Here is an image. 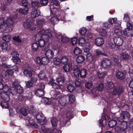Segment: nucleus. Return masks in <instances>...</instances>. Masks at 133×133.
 <instances>
[{
  "label": "nucleus",
  "instance_id": "1",
  "mask_svg": "<svg viewBox=\"0 0 133 133\" xmlns=\"http://www.w3.org/2000/svg\"><path fill=\"white\" fill-rule=\"evenodd\" d=\"M34 37L35 39L38 40L39 46L42 47L44 46L45 42H47L49 38L52 37V35L49 31L45 32L44 30H41Z\"/></svg>",
  "mask_w": 133,
  "mask_h": 133
},
{
  "label": "nucleus",
  "instance_id": "2",
  "mask_svg": "<svg viewBox=\"0 0 133 133\" xmlns=\"http://www.w3.org/2000/svg\"><path fill=\"white\" fill-rule=\"evenodd\" d=\"M17 18V15L13 13L7 19L6 24V30L10 32L12 31L15 23V20Z\"/></svg>",
  "mask_w": 133,
  "mask_h": 133
},
{
  "label": "nucleus",
  "instance_id": "3",
  "mask_svg": "<svg viewBox=\"0 0 133 133\" xmlns=\"http://www.w3.org/2000/svg\"><path fill=\"white\" fill-rule=\"evenodd\" d=\"M5 75V71H2L0 73V90H3V91H7L9 90V87L6 84L4 85L3 82V78Z\"/></svg>",
  "mask_w": 133,
  "mask_h": 133
},
{
  "label": "nucleus",
  "instance_id": "4",
  "mask_svg": "<svg viewBox=\"0 0 133 133\" xmlns=\"http://www.w3.org/2000/svg\"><path fill=\"white\" fill-rule=\"evenodd\" d=\"M130 117V113L128 111L122 112L120 113L119 116L117 117L118 121L123 122L125 119H128Z\"/></svg>",
  "mask_w": 133,
  "mask_h": 133
},
{
  "label": "nucleus",
  "instance_id": "5",
  "mask_svg": "<svg viewBox=\"0 0 133 133\" xmlns=\"http://www.w3.org/2000/svg\"><path fill=\"white\" fill-rule=\"evenodd\" d=\"M120 122L119 125L115 128V130L117 132H121L125 131L127 128L128 126L126 122L124 121Z\"/></svg>",
  "mask_w": 133,
  "mask_h": 133
},
{
  "label": "nucleus",
  "instance_id": "6",
  "mask_svg": "<svg viewBox=\"0 0 133 133\" xmlns=\"http://www.w3.org/2000/svg\"><path fill=\"white\" fill-rule=\"evenodd\" d=\"M101 65L103 68L107 69L109 68L111 65V61L108 59L102 60L101 61Z\"/></svg>",
  "mask_w": 133,
  "mask_h": 133
},
{
  "label": "nucleus",
  "instance_id": "7",
  "mask_svg": "<svg viewBox=\"0 0 133 133\" xmlns=\"http://www.w3.org/2000/svg\"><path fill=\"white\" fill-rule=\"evenodd\" d=\"M124 91L123 88L122 86H119L114 87L112 92L113 95L119 96L122 94Z\"/></svg>",
  "mask_w": 133,
  "mask_h": 133
},
{
  "label": "nucleus",
  "instance_id": "8",
  "mask_svg": "<svg viewBox=\"0 0 133 133\" xmlns=\"http://www.w3.org/2000/svg\"><path fill=\"white\" fill-rule=\"evenodd\" d=\"M23 25L25 29H28L29 30H33L35 29L33 19L29 22H27L24 23Z\"/></svg>",
  "mask_w": 133,
  "mask_h": 133
},
{
  "label": "nucleus",
  "instance_id": "9",
  "mask_svg": "<svg viewBox=\"0 0 133 133\" xmlns=\"http://www.w3.org/2000/svg\"><path fill=\"white\" fill-rule=\"evenodd\" d=\"M36 117L37 119L39 121V123L41 125H43L44 124L45 117L42 113H38L36 115Z\"/></svg>",
  "mask_w": 133,
  "mask_h": 133
},
{
  "label": "nucleus",
  "instance_id": "10",
  "mask_svg": "<svg viewBox=\"0 0 133 133\" xmlns=\"http://www.w3.org/2000/svg\"><path fill=\"white\" fill-rule=\"evenodd\" d=\"M26 125L27 126H32L33 127L37 128L38 127L37 124L34 122L33 119L31 118L27 117L26 120Z\"/></svg>",
  "mask_w": 133,
  "mask_h": 133
},
{
  "label": "nucleus",
  "instance_id": "11",
  "mask_svg": "<svg viewBox=\"0 0 133 133\" xmlns=\"http://www.w3.org/2000/svg\"><path fill=\"white\" fill-rule=\"evenodd\" d=\"M113 40L115 45L117 46L122 45L123 42V39L121 37H115Z\"/></svg>",
  "mask_w": 133,
  "mask_h": 133
},
{
  "label": "nucleus",
  "instance_id": "12",
  "mask_svg": "<svg viewBox=\"0 0 133 133\" xmlns=\"http://www.w3.org/2000/svg\"><path fill=\"white\" fill-rule=\"evenodd\" d=\"M5 20L4 17L0 18V30L3 31L6 30Z\"/></svg>",
  "mask_w": 133,
  "mask_h": 133
},
{
  "label": "nucleus",
  "instance_id": "13",
  "mask_svg": "<svg viewBox=\"0 0 133 133\" xmlns=\"http://www.w3.org/2000/svg\"><path fill=\"white\" fill-rule=\"evenodd\" d=\"M37 76L38 78L40 79H43L46 81L50 80V78L47 76L45 72L43 71H41L38 74Z\"/></svg>",
  "mask_w": 133,
  "mask_h": 133
},
{
  "label": "nucleus",
  "instance_id": "14",
  "mask_svg": "<svg viewBox=\"0 0 133 133\" xmlns=\"http://www.w3.org/2000/svg\"><path fill=\"white\" fill-rule=\"evenodd\" d=\"M73 63V61H70L68 63L64 64L63 66V70L66 72H69L70 70L71 67L72 66Z\"/></svg>",
  "mask_w": 133,
  "mask_h": 133
},
{
  "label": "nucleus",
  "instance_id": "15",
  "mask_svg": "<svg viewBox=\"0 0 133 133\" xmlns=\"http://www.w3.org/2000/svg\"><path fill=\"white\" fill-rule=\"evenodd\" d=\"M10 92L9 89L7 91H4L1 94L0 93V96L5 101H8L10 100V98L8 93H9Z\"/></svg>",
  "mask_w": 133,
  "mask_h": 133
},
{
  "label": "nucleus",
  "instance_id": "16",
  "mask_svg": "<svg viewBox=\"0 0 133 133\" xmlns=\"http://www.w3.org/2000/svg\"><path fill=\"white\" fill-rule=\"evenodd\" d=\"M127 28L125 30V31L124 32V33L126 34L127 35H131L133 36V30L132 29V27L130 25V24H129V25H127Z\"/></svg>",
  "mask_w": 133,
  "mask_h": 133
},
{
  "label": "nucleus",
  "instance_id": "17",
  "mask_svg": "<svg viewBox=\"0 0 133 133\" xmlns=\"http://www.w3.org/2000/svg\"><path fill=\"white\" fill-rule=\"evenodd\" d=\"M28 7H25L23 9H20L19 10H17L14 13L15 14H16L17 15L19 12L20 14H26L28 13Z\"/></svg>",
  "mask_w": 133,
  "mask_h": 133
},
{
  "label": "nucleus",
  "instance_id": "18",
  "mask_svg": "<svg viewBox=\"0 0 133 133\" xmlns=\"http://www.w3.org/2000/svg\"><path fill=\"white\" fill-rule=\"evenodd\" d=\"M35 94L37 96L39 97H41L44 95V90L41 89H37L34 92Z\"/></svg>",
  "mask_w": 133,
  "mask_h": 133
},
{
  "label": "nucleus",
  "instance_id": "19",
  "mask_svg": "<svg viewBox=\"0 0 133 133\" xmlns=\"http://www.w3.org/2000/svg\"><path fill=\"white\" fill-rule=\"evenodd\" d=\"M55 38L58 39L59 41H61L62 42H66L68 40V39L64 36H63L60 34H57L55 36Z\"/></svg>",
  "mask_w": 133,
  "mask_h": 133
},
{
  "label": "nucleus",
  "instance_id": "20",
  "mask_svg": "<svg viewBox=\"0 0 133 133\" xmlns=\"http://www.w3.org/2000/svg\"><path fill=\"white\" fill-rule=\"evenodd\" d=\"M104 40L101 37L96 38L95 41V43L96 45L100 46L102 45L104 43Z\"/></svg>",
  "mask_w": 133,
  "mask_h": 133
},
{
  "label": "nucleus",
  "instance_id": "21",
  "mask_svg": "<svg viewBox=\"0 0 133 133\" xmlns=\"http://www.w3.org/2000/svg\"><path fill=\"white\" fill-rule=\"evenodd\" d=\"M50 80L49 81V84L50 85L52 86L53 88L55 89H59L60 88L61 85L56 84L55 82H54V79H50Z\"/></svg>",
  "mask_w": 133,
  "mask_h": 133
},
{
  "label": "nucleus",
  "instance_id": "22",
  "mask_svg": "<svg viewBox=\"0 0 133 133\" xmlns=\"http://www.w3.org/2000/svg\"><path fill=\"white\" fill-rule=\"evenodd\" d=\"M40 15V12L38 10L36 9L33 10L31 13V16L32 18H36Z\"/></svg>",
  "mask_w": 133,
  "mask_h": 133
},
{
  "label": "nucleus",
  "instance_id": "23",
  "mask_svg": "<svg viewBox=\"0 0 133 133\" xmlns=\"http://www.w3.org/2000/svg\"><path fill=\"white\" fill-rule=\"evenodd\" d=\"M65 78L63 76H60L57 78L58 83L61 86L62 85L65 83Z\"/></svg>",
  "mask_w": 133,
  "mask_h": 133
},
{
  "label": "nucleus",
  "instance_id": "24",
  "mask_svg": "<svg viewBox=\"0 0 133 133\" xmlns=\"http://www.w3.org/2000/svg\"><path fill=\"white\" fill-rule=\"evenodd\" d=\"M45 54L46 56L49 58H52L54 56L53 52L50 49L47 50L45 52Z\"/></svg>",
  "mask_w": 133,
  "mask_h": 133
},
{
  "label": "nucleus",
  "instance_id": "25",
  "mask_svg": "<svg viewBox=\"0 0 133 133\" xmlns=\"http://www.w3.org/2000/svg\"><path fill=\"white\" fill-rule=\"evenodd\" d=\"M60 3L58 0H52L51 1L50 4V9L52 8L53 9L54 6H57L59 5Z\"/></svg>",
  "mask_w": 133,
  "mask_h": 133
},
{
  "label": "nucleus",
  "instance_id": "26",
  "mask_svg": "<svg viewBox=\"0 0 133 133\" xmlns=\"http://www.w3.org/2000/svg\"><path fill=\"white\" fill-rule=\"evenodd\" d=\"M117 78L120 80H123L125 77V74L122 71H118L116 74Z\"/></svg>",
  "mask_w": 133,
  "mask_h": 133
},
{
  "label": "nucleus",
  "instance_id": "27",
  "mask_svg": "<svg viewBox=\"0 0 133 133\" xmlns=\"http://www.w3.org/2000/svg\"><path fill=\"white\" fill-rule=\"evenodd\" d=\"M28 108L27 107H24L21 108L19 110L20 113L22 114L24 116H26L27 115V110Z\"/></svg>",
  "mask_w": 133,
  "mask_h": 133
},
{
  "label": "nucleus",
  "instance_id": "28",
  "mask_svg": "<svg viewBox=\"0 0 133 133\" xmlns=\"http://www.w3.org/2000/svg\"><path fill=\"white\" fill-rule=\"evenodd\" d=\"M43 103L46 105H50L51 103V99L46 97H44L42 98Z\"/></svg>",
  "mask_w": 133,
  "mask_h": 133
},
{
  "label": "nucleus",
  "instance_id": "29",
  "mask_svg": "<svg viewBox=\"0 0 133 133\" xmlns=\"http://www.w3.org/2000/svg\"><path fill=\"white\" fill-rule=\"evenodd\" d=\"M37 25L39 26H42L45 24V20L44 19L38 18L36 20Z\"/></svg>",
  "mask_w": 133,
  "mask_h": 133
},
{
  "label": "nucleus",
  "instance_id": "30",
  "mask_svg": "<svg viewBox=\"0 0 133 133\" xmlns=\"http://www.w3.org/2000/svg\"><path fill=\"white\" fill-rule=\"evenodd\" d=\"M61 63L64 64L68 63L70 61L68 58L65 56L62 57L61 59Z\"/></svg>",
  "mask_w": 133,
  "mask_h": 133
},
{
  "label": "nucleus",
  "instance_id": "31",
  "mask_svg": "<svg viewBox=\"0 0 133 133\" xmlns=\"http://www.w3.org/2000/svg\"><path fill=\"white\" fill-rule=\"evenodd\" d=\"M58 21V18L56 17H52L49 20V22L50 23L53 24H55L57 23Z\"/></svg>",
  "mask_w": 133,
  "mask_h": 133
},
{
  "label": "nucleus",
  "instance_id": "32",
  "mask_svg": "<svg viewBox=\"0 0 133 133\" xmlns=\"http://www.w3.org/2000/svg\"><path fill=\"white\" fill-rule=\"evenodd\" d=\"M73 73L74 76L76 77H78L80 75V71L78 68H74Z\"/></svg>",
  "mask_w": 133,
  "mask_h": 133
},
{
  "label": "nucleus",
  "instance_id": "33",
  "mask_svg": "<svg viewBox=\"0 0 133 133\" xmlns=\"http://www.w3.org/2000/svg\"><path fill=\"white\" fill-rule=\"evenodd\" d=\"M104 88L103 84L102 83H101L99 84L98 87H97L95 89V88L92 90V92L93 93H95V90L97 89L98 91H102Z\"/></svg>",
  "mask_w": 133,
  "mask_h": 133
},
{
  "label": "nucleus",
  "instance_id": "34",
  "mask_svg": "<svg viewBox=\"0 0 133 133\" xmlns=\"http://www.w3.org/2000/svg\"><path fill=\"white\" fill-rule=\"evenodd\" d=\"M117 123V122L116 120L112 119L109 122L108 125L110 127L112 128L115 126Z\"/></svg>",
  "mask_w": 133,
  "mask_h": 133
},
{
  "label": "nucleus",
  "instance_id": "35",
  "mask_svg": "<svg viewBox=\"0 0 133 133\" xmlns=\"http://www.w3.org/2000/svg\"><path fill=\"white\" fill-rule=\"evenodd\" d=\"M23 73L24 75L27 77H31L32 75V72L31 71L26 69L24 70Z\"/></svg>",
  "mask_w": 133,
  "mask_h": 133
},
{
  "label": "nucleus",
  "instance_id": "36",
  "mask_svg": "<svg viewBox=\"0 0 133 133\" xmlns=\"http://www.w3.org/2000/svg\"><path fill=\"white\" fill-rule=\"evenodd\" d=\"M80 77L83 78H84L86 77L87 74V71L85 69H83L80 71Z\"/></svg>",
  "mask_w": 133,
  "mask_h": 133
},
{
  "label": "nucleus",
  "instance_id": "37",
  "mask_svg": "<svg viewBox=\"0 0 133 133\" xmlns=\"http://www.w3.org/2000/svg\"><path fill=\"white\" fill-rule=\"evenodd\" d=\"M32 8L36 9L41 6L39 2L34 1L32 2Z\"/></svg>",
  "mask_w": 133,
  "mask_h": 133
},
{
  "label": "nucleus",
  "instance_id": "38",
  "mask_svg": "<svg viewBox=\"0 0 133 133\" xmlns=\"http://www.w3.org/2000/svg\"><path fill=\"white\" fill-rule=\"evenodd\" d=\"M53 62L55 65H58L61 63V59L58 57H56L54 59Z\"/></svg>",
  "mask_w": 133,
  "mask_h": 133
},
{
  "label": "nucleus",
  "instance_id": "39",
  "mask_svg": "<svg viewBox=\"0 0 133 133\" xmlns=\"http://www.w3.org/2000/svg\"><path fill=\"white\" fill-rule=\"evenodd\" d=\"M106 47L107 48L114 49L115 47V45L114 44L110 42H109L106 45Z\"/></svg>",
  "mask_w": 133,
  "mask_h": 133
},
{
  "label": "nucleus",
  "instance_id": "40",
  "mask_svg": "<svg viewBox=\"0 0 133 133\" xmlns=\"http://www.w3.org/2000/svg\"><path fill=\"white\" fill-rule=\"evenodd\" d=\"M84 59L85 58L83 56L80 55L76 59V61L77 63H81L84 61Z\"/></svg>",
  "mask_w": 133,
  "mask_h": 133
},
{
  "label": "nucleus",
  "instance_id": "41",
  "mask_svg": "<svg viewBox=\"0 0 133 133\" xmlns=\"http://www.w3.org/2000/svg\"><path fill=\"white\" fill-rule=\"evenodd\" d=\"M12 39L15 42L18 43H21L22 42L21 38L19 36H15L12 38Z\"/></svg>",
  "mask_w": 133,
  "mask_h": 133
},
{
  "label": "nucleus",
  "instance_id": "42",
  "mask_svg": "<svg viewBox=\"0 0 133 133\" xmlns=\"http://www.w3.org/2000/svg\"><path fill=\"white\" fill-rule=\"evenodd\" d=\"M42 64H47L49 62V58L46 57H43L41 59Z\"/></svg>",
  "mask_w": 133,
  "mask_h": 133
},
{
  "label": "nucleus",
  "instance_id": "43",
  "mask_svg": "<svg viewBox=\"0 0 133 133\" xmlns=\"http://www.w3.org/2000/svg\"><path fill=\"white\" fill-rule=\"evenodd\" d=\"M114 84L111 82H109L106 84V88L108 90H109L112 88L114 87Z\"/></svg>",
  "mask_w": 133,
  "mask_h": 133
},
{
  "label": "nucleus",
  "instance_id": "44",
  "mask_svg": "<svg viewBox=\"0 0 133 133\" xmlns=\"http://www.w3.org/2000/svg\"><path fill=\"white\" fill-rule=\"evenodd\" d=\"M11 36L10 35H4L2 37V39L6 42H8L11 39Z\"/></svg>",
  "mask_w": 133,
  "mask_h": 133
},
{
  "label": "nucleus",
  "instance_id": "45",
  "mask_svg": "<svg viewBox=\"0 0 133 133\" xmlns=\"http://www.w3.org/2000/svg\"><path fill=\"white\" fill-rule=\"evenodd\" d=\"M15 88L16 93H21L23 92V88L20 85L17 86V87H15Z\"/></svg>",
  "mask_w": 133,
  "mask_h": 133
},
{
  "label": "nucleus",
  "instance_id": "46",
  "mask_svg": "<svg viewBox=\"0 0 133 133\" xmlns=\"http://www.w3.org/2000/svg\"><path fill=\"white\" fill-rule=\"evenodd\" d=\"M82 52V51L81 49L77 47H76L74 50V54L76 56L81 54Z\"/></svg>",
  "mask_w": 133,
  "mask_h": 133
},
{
  "label": "nucleus",
  "instance_id": "47",
  "mask_svg": "<svg viewBox=\"0 0 133 133\" xmlns=\"http://www.w3.org/2000/svg\"><path fill=\"white\" fill-rule=\"evenodd\" d=\"M69 102L70 103H73L75 100V98L74 96L70 95L68 96Z\"/></svg>",
  "mask_w": 133,
  "mask_h": 133
},
{
  "label": "nucleus",
  "instance_id": "48",
  "mask_svg": "<svg viewBox=\"0 0 133 133\" xmlns=\"http://www.w3.org/2000/svg\"><path fill=\"white\" fill-rule=\"evenodd\" d=\"M42 129L45 133H52V131L49 128H46L44 126L42 127Z\"/></svg>",
  "mask_w": 133,
  "mask_h": 133
},
{
  "label": "nucleus",
  "instance_id": "49",
  "mask_svg": "<svg viewBox=\"0 0 133 133\" xmlns=\"http://www.w3.org/2000/svg\"><path fill=\"white\" fill-rule=\"evenodd\" d=\"M120 58L122 59H127L129 58V55L126 53H122L120 55Z\"/></svg>",
  "mask_w": 133,
  "mask_h": 133
},
{
  "label": "nucleus",
  "instance_id": "50",
  "mask_svg": "<svg viewBox=\"0 0 133 133\" xmlns=\"http://www.w3.org/2000/svg\"><path fill=\"white\" fill-rule=\"evenodd\" d=\"M39 47L38 44L37 43H33L32 45V49L34 51H36Z\"/></svg>",
  "mask_w": 133,
  "mask_h": 133
},
{
  "label": "nucleus",
  "instance_id": "51",
  "mask_svg": "<svg viewBox=\"0 0 133 133\" xmlns=\"http://www.w3.org/2000/svg\"><path fill=\"white\" fill-rule=\"evenodd\" d=\"M123 20L124 21L127 23V25H129V24H130L128 23L130 20V18L128 15L126 14L124 15Z\"/></svg>",
  "mask_w": 133,
  "mask_h": 133
},
{
  "label": "nucleus",
  "instance_id": "52",
  "mask_svg": "<svg viewBox=\"0 0 133 133\" xmlns=\"http://www.w3.org/2000/svg\"><path fill=\"white\" fill-rule=\"evenodd\" d=\"M86 42V40L84 38L81 37L79 38V43L80 45L83 46L85 44Z\"/></svg>",
  "mask_w": 133,
  "mask_h": 133
},
{
  "label": "nucleus",
  "instance_id": "53",
  "mask_svg": "<svg viewBox=\"0 0 133 133\" xmlns=\"http://www.w3.org/2000/svg\"><path fill=\"white\" fill-rule=\"evenodd\" d=\"M2 49L3 51H6L7 50L8 45L6 43H3L1 45Z\"/></svg>",
  "mask_w": 133,
  "mask_h": 133
},
{
  "label": "nucleus",
  "instance_id": "54",
  "mask_svg": "<svg viewBox=\"0 0 133 133\" xmlns=\"http://www.w3.org/2000/svg\"><path fill=\"white\" fill-rule=\"evenodd\" d=\"M93 59V57L92 55L90 54L87 55L86 58V60L87 62H91L92 61Z\"/></svg>",
  "mask_w": 133,
  "mask_h": 133
},
{
  "label": "nucleus",
  "instance_id": "55",
  "mask_svg": "<svg viewBox=\"0 0 133 133\" xmlns=\"http://www.w3.org/2000/svg\"><path fill=\"white\" fill-rule=\"evenodd\" d=\"M12 59L15 63H17L20 62V59L17 56L13 57Z\"/></svg>",
  "mask_w": 133,
  "mask_h": 133
},
{
  "label": "nucleus",
  "instance_id": "56",
  "mask_svg": "<svg viewBox=\"0 0 133 133\" xmlns=\"http://www.w3.org/2000/svg\"><path fill=\"white\" fill-rule=\"evenodd\" d=\"M51 121L53 126L55 127L57 125V121L56 118H52L51 120Z\"/></svg>",
  "mask_w": 133,
  "mask_h": 133
},
{
  "label": "nucleus",
  "instance_id": "57",
  "mask_svg": "<svg viewBox=\"0 0 133 133\" xmlns=\"http://www.w3.org/2000/svg\"><path fill=\"white\" fill-rule=\"evenodd\" d=\"M74 87L72 85L70 84L68 85L67 89L68 91L70 92H72L75 89Z\"/></svg>",
  "mask_w": 133,
  "mask_h": 133
},
{
  "label": "nucleus",
  "instance_id": "58",
  "mask_svg": "<svg viewBox=\"0 0 133 133\" xmlns=\"http://www.w3.org/2000/svg\"><path fill=\"white\" fill-rule=\"evenodd\" d=\"M96 54L97 55H102L104 56H107V55L105 53L102 52L100 50L97 49L96 51Z\"/></svg>",
  "mask_w": 133,
  "mask_h": 133
},
{
  "label": "nucleus",
  "instance_id": "59",
  "mask_svg": "<svg viewBox=\"0 0 133 133\" xmlns=\"http://www.w3.org/2000/svg\"><path fill=\"white\" fill-rule=\"evenodd\" d=\"M7 101L5 102L2 101L1 104V106L3 108H8V105L7 103Z\"/></svg>",
  "mask_w": 133,
  "mask_h": 133
},
{
  "label": "nucleus",
  "instance_id": "60",
  "mask_svg": "<svg viewBox=\"0 0 133 133\" xmlns=\"http://www.w3.org/2000/svg\"><path fill=\"white\" fill-rule=\"evenodd\" d=\"M112 61L114 65L116 66H120V64L117 58L114 57Z\"/></svg>",
  "mask_w": 133,
  "mask_h": 133
},
{
  "label": "nucleus",
  "instance_id": "61",
  "mask_svg": "<svg viewBox=\"0 0 133 133\" xmlns=\"http://www.w3.org/2000/svg\"><path fill=\"white\" fill-rule=\"evenodd\" d=\"M48 2V0H41L40 3L41 6L46 5Z\"/></svg>",
  "mask_w": 133,
  "mask_h": 133
},
{
  "label": "nucleus",
  "instance_id": "62",
  "mask_svg": "<svg viewBox=\"0 0 133 133\" xmlns=\"http://www.w3.org/2000/svg\"><path fill=\"white\" fill-rule=\"evenodd\" d=\"M99 34L102 36H105L107 34L106 30L104 29H100L99 31Z\"/></svg>",
  "mask_w": 133,
  "mask_h": 133
},
{
  "label": "nucleus",
  "instance_id": "63",
  "mask_svg": "<svg viewBox=\"0 0 133 133\" xmlns=\"http://www.w3.org/2000/svg\"><path fill=\"white\" fill-rule=\"evenodd\" d=\"M85 85L86 88L90 89L91 87L92 84L91 82L88 81L86 82Z\"/></svg>",
  "mask_w": 133,
  "mask_h": 133
},
{
  "label": "nucleus",
  "instance_id": "64",
  "mask_svg": "<svg viewBox=\"0 0 133 133\" xmlns=\"http://www.w3.org/2000/svg\"><path fill=\"white\" fill-rule=\"evenodd\" d=\"M87 31L86 28H81L79 31L80 34L82 35H85Z\"/></svg>",
  "mask_w": 133,
  "mask_h": 133
}]
</instances>
